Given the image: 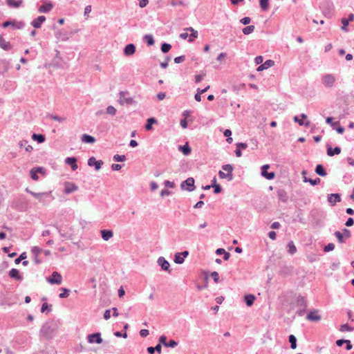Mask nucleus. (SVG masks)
Segmentation results:
<instances>
[{"label":"nucleus","mask_w":354,"mask_h":354,"mask_svg":"<svg viewBox=\"0 0 354 354\" xmlns=\"http://www.w3.org/2000/svg\"><path fill=\"white\" fill-rule=\"evenodd\" d=\"M211 186L214 188V194H219L221 192L222 188L220 185H211Z\"/></svg>","instance_id":"obj_58"},{"label":"nucleus","mask_w":354,"mask_h":354,"mask_svg":"<svg viewBox=\"0 0 354 354\" xmlns=\"http://www.w3.org/2000/svg\"><path fill=\"white\" fill-rule=\"evenodd\" d=\"M254 28H255V27L253 25L248 26L245 27L244 28H243L242 32L244 35H250L252 32H253L254 30Z\"/></svg>","instance_id":"obj_41"},{"label":"nucleus","mask_w":354,"mask_h":354,"mask_svg":"<svg viewBox=\"0 0 354 354\" xmlns=\"http://www.w3.org/2000/svg\"><path fill=\"white\" fill-rule=\"evenodd\" d=\"M52 331L51 326L48 323H45L40 329V333L47 337L50 335Z\"/></svg>","instance_id":"obj_15"},{"label":"nucleus","mask_w":354,"mask_h":354,"mask_svg":"<svg viewBox=\"0 0 354 354\" xmlns=\"http://www.w3.org/2000/svg\"><path fill=\"white\" fill-rule=\"evenodd\" d=\"M187 30L191 32V34L189 35L188 41L192 42L196 38L198 37V31L195 30L193 28L189 27L187 28Z\"/></svg>","instance_id":"obj_29"},{"label":"nucleus","mask_w":354,"mask_h":354,"mask_svg":"<svg viewBox=\"0 0 354 354\" xmlns=\"http://www.w3.org/2000/svg\"><path fill=\"white\" fill-rule=\"evenodd\" d=\"M53 3L51 2H48L40 6L38 8V12L40 13H48L53 9Z\"/></svg>","instance_id":"obj_17"},{"label":"nucleus","mask_w":354,"mask_h":354,"mask_svg":"<svg viewBox=\"0 0 354 354\" xmlns=\"http://www.w3.org/2000/svg\"><path fill=\"white\" fill-rule=\"evenodd\" d=\"M157 123V120L154 118H149L147 120V124H145V129L147 131L152 129V124Z\"/></svg>","instance_id":"obj_36"},{"label":"nucleus","mask_w":354,"mask_h":354,"mask_svg":"<svg viewBox=\"0 0 354 354\" xmlns=\"http://www.w3.org/2000/svg\"><path fill=\"white\" fill-rule=\"evenodd\" d=\"M104 164L102 160H97L95 157H91L88 160V165L90 167H95V169L98 171L101 169Z\"/></svg>","instance_id":"obj_10"},{"label":"nucleus","mask_w":354,"mask_h":354,"mask_svg":"<svg viewBox=\"0 0 354 354\" xmlns=\"http://www.w3.org/2000/svg\"><path fill=\"white\" fill-rule=\"evenodd\" d=\"M178 342L174 339H170L169 342L167 343L166 347L174 348L178 345Z\"/></svg>","instance_id":"obj_57"},{"label":"nucleus","mask_w":354,"mask_h":354,"mask_svg":"<svg viewBox=\"0 0 354 354\" xmlns=\"http://www.w3.org/2000/svg\"><path fill=\"white\" fill-rule=\"evenodd\" d=\"M335 248V245L332 243H328V245H325L324 248V251L325 252H328L330 251H333Z\"/></svg>","instance_id":"obj_53"},{"label":"nucleus","mask_w":354,"mask_h":354,"mask_svg":"<svg viewBox=\"0 0 354 354\" xmlns=\"http://www.w3.org/2000/svg\"><path fill=\"white\" fill-rule=\"evenodd\" d=\"M32 139L34 141H37L38 143H43L46 140V137L43 134L33 133L32 135Z\"/></svg>","instance_id":"obj_32"},{"label":"nucleus","mask_w":354,"mask_h":354,"mask_svg":"<svg viewBox=\"0 0 354 354\" xmlns=\"http://www.w3.org/2000/svg\"><path fill=\"white\" fill-rule=\"evenodd\" d=\"M270 168L269 165H264L261 167V175L268 180H272L274 178L275 174L274 172H268L267 170Z\"/></svg>","instance_id":"obj_11"},{"label":"nucleus","mask_w":354,"mask_h":354,"mask_svg":"<svg viewBox=\"0 0 354 354\" xmlns=\"http://www.w3.org/2000/svg\"><path fill=\"white\" fill-rule=\"evenodd\" d=\"M218 176L221 178L224 179L226 178L228 181H231L233 180V174H225L222 171H218Z\"/></svg>","instance_id":"obj_39"},{"label":"nucleus","mask_w":354,"mask_h":354,"mask_svg":"<svg viewBox=\"0 0 354 354\" xmlns=\"http://www.w3.org/2000/svg\"><path fill=\"white\" fill-rule=\"evenodd\" d=\"M12 26L14 29H22L25 26L24 21H16L15 20H8L1 24L3 28Z\"/></svg>","instance_id":"obj_3"},{"label":"nucleus","mask_w":354,"mask_h":354,"mask_svg":"<svg viewBox=\"0 0 354 354\" xmlns=\"http://www.w3.org/2000/svg\"><path fill=\"white\" fill-rule=\"evenodd\" d=\"M63 292L60 293L59 295V297L61 299L66 298L68 297L69 293L71 292V290L66 288H61L60 289Z\"/></svg>","instance_id":"obj_44"},{"label":"nucleus","mask_w":354,"mask_h":354,"mask_svg":"<svg viewBox=\"0 0 354 354\" xmlns=\"http://www.w3.org/2000/svg\"><path fill=\"white\" fill-rule=\"evenodd\" d=\"M9 276L11 278H12L15 280H17V281H21L23 279L21 275L19 274V271L16 268H12L9 271Z\"/></svg>","instance_id":"obj_23"},{"label":"nucleus","mask_w":354,"mask_h":354,"mask_svg":"<svg viewBox=\"0 0 354 354\" xmlns=\"http://www.w3.org/2000/svg\"><path fill=\"white\" fill-rule=\"evenodd\" d=\"M255 299L256 297L254 295L249 294L245 296L244 300L247 306H251L253 305Z\"/></svg>","instance_id":"obj_30"},{"label":"nucleus","mask_w":354,"mask_h":354,"mask_svg":"<svg viewBox=\"0 0 354 354\" xmlns=\"http://www.w3.org/2000/svg\"><path fill=\"white\" fill-rule=\"evenodd\" d=\"M46 18L45 16L41 15L39 16L37 18L31 21V25L35 28H39L41 26V24L46 21Z\"/></svg>","instance_id":"obj_14"},{"label":"nucleus","mask_w":354,"mask_h":354,"mask_svg":"<svg viewBox=\"0 0 354 354\" xmlns=\"http://www.w3.org/2000/svg\"><path fill=\"white\" fill-rule=\"evenodd\" d=\"M354 330V328L350 326L348 324H344L340 326L339 330L341 332H351Z\"/></svg>","instance_id":"obj_43"},{"label":"nucleus","mask_w":354,"mask_h":354,"mask_svg":"<svg viewBox=\"0 0 354 354\" xmlns=\"http://www.w3.org/2000/svg\"><path fill=\"white\" fill-rule=\"evenodd\" d=\"M129 95L128 91H120L119 93V95H120L119 102L120 104H124V103L131 104L133 102V100L132 97H127V95Z\"/></svg>","instance_id":"obj_8"},{"label":"nucleus","mask_w":354,"mask_h":354,"mask_svg":"<svg viewBox=\"0 0 354 354\" xmlns=\"http://www.w3.org/2000/svg\"><path fill=\"white\" fill-rule=\"evenodd\" d=\"M222 169L227 171V174H232L234 167L232 165L227 164L222 166Z\"/></svg>","instance_id":"obj_51"},{"label":"nucleus","mask_w":354,"mask_h":354,"mask_svg":"<svg viewBox=\"0 0 354 354\" xmlns=\"http://www.w3.org/2000/svg\"><path fill=\"white\" fill-rule=\"evenodd\" d=\"M178 149L186 156L189 155L192 151L191 147L187 143L184 145H179Z\"/></svg>","instance_id":"obj_31"},{"label":"nucleus","mask_w":354,"mask_h":354,"mask_svg":"<svg viewBox=\"0 0 354 354\" xmlns=\"http://www.w3.org/2000/svg\"><path fill=\"white\" fill-rule=\"evenodd\" d=\"M77 161L75 157H67L64 160L66 164L71 166L73 171H75L78 168Z\"/></svg>","instance_id":"obj_16"},{"label":"nucleus","mask_w":354,"mask_h":354,"mask_svg":"<svg viewBox=\"0 0 354 354\" xmlns=\"http://www.w3.org/2000/svg\"><path fill=\"white\" fill-rule=\"evenodd\" d=\"M185 59V55L178 56L174 58V62L176 64H180L183 62H184Z\"/></svg>","instance_id":"obj_64"},{"label":"nucleus","mask_w":354,"mask_h":354,"mask_svg":"<svg viewBox=\"0 0 354 354\" xmlns=\"http://www.w3.org/2000/svg\"><path fill=\"white\" fill-rule=\"evenodd\" d=\"M294 121L297 123H298L300 126L305 125L306 127H308L310 125V122L308 121L304 123L302 119H299L298 116L294 117Z\"/></svg>","instance_id":"obj_50"},{"label":"nucleus","mask_w":354,"mask_h":354,"mask_svg":"<svg viewBox=\"0 0 354 354\" xmlns=\"http://www.w3.org/2000/svg\"><path fill=\"white\" fill-rule=\"evenodd\" d=\"M62 281V277L57 272H53L51 277L47 278V281L50 284H61Z\"/></svg>","instance_id":"obj_6"},{"label":"nucleus","mask_w":354,"mask_h":354,"mask_svg":"<svg viewBox=\"0 0 354 354\" xmlns=\"http://www.w3.org/2000/svg\"><path fill=\"white\" fill-rule=\"evenodd\" d=\"M82 141L85 143H94L95 142V138L90 135L88 134H84L82 137Z\"/></svg>","instance_id":"obj_33"},{"label":"nucleus","mask_w":354,"mask_h":354,"mask_svg":"<svg viewBox=\"0 0 354 354\" xmlns=\"http://www.w3.org/2000/svg\"><path fill=\"white\" fill-rule=\"evenodd\" d=\"M194 183V179L192 177H189L181 183L180 188L183 190L192 192L196 189Z\"/></svg>","instance_id":"obj_2"},{"label":"nucleus","mask_w":354,"mask_h":354,"mask_svg":"<svg viewBox=\"0 0 354 354\" xmlns=\"http://www.w3.org/2000/svg\"><path fill=\"white\" fill-rule=\"evenodd\" d=\"M49 117H50L51 119H53V120H56V121H58V122H64V121L65 120V118H62V117H59V116H58V115H53V114H52V115H50Z\"/></svg>","instance_id":"obj_59"},{"label":"nucleus","mask_w":354,"mask_h":354,"mask_svg":"<svg viewBox=\"0 0 354 354\" xmlns=\"http://www.w3.org/2000/svg\"><path fill=\"white\" fill-rule=\"evenodd\" d=\"M26 192L31 194L32 196H34L35 198L38 199L39 201H43V198L44 197H51L50 193L51 192H41V193H36L31 190H30L28 188L26 189Z\"/></svg>","instance_id":"obj_9"},{"label":"nucleus","mask_w":354,"mask_h":354,"mask_svg":"<svg viewBox=\"0 0 354 354\" xmlns=\"http://www.w3.org/2000/svg\"><path fill=\"white\" fill-rule=\"evenodd\" d=\"M143 39L147 44L148 46H152L155 43L154 39L151 35H145Z\"/></svg>","instance_id":"obj_38"},{"label":"nucleus","mask_w":354,"mask_h":354,"mask_svg":"<svg viewBox=\"0 0 354 354\" xmlns=\"http://www.w3.org/2000/svg\"><path fill=\"white\" fill-rule=\"evenodd\" d=\"M336 79L333 74H326L322 76V82L327 88H331L334 86Z\"/></svg>","instance_id":"obj_4"},{"label":"nucleus","mask_w":354,"mask_h":354,"mask_svg":"<svg viewBox=\"0 0 354 354\" xmlns=\"http://www.w3.org/2000/svg\"><path fill=\"white\" fill-rule=\"evenodd\" d=\"M263 66L266 68V69L269 68L270 67L274 66V62L271 59L266 60L263 64H262Z\"/></svg>","instance_id":"obj_55"},{"label":"nucleus","mask_w":354,"mask_h":354,"mask_svg":"<svg viewBox=\"0 0 354 354\" xmlns=\"http://www.w3.org/2000/svg\"><path fill=\"white\" fill-rule=\"evenodd\" d=\"M297 308V314L299 316L304 315L307 308V301L304 297L299 295L296 299L295 303Z\"/></svg>","instance_id":"obj_1"},{"label":"nucleus","mask_w":354,"mask_h":354,"mask_svg":"<svg viewBox=\"0 0 354 354\" xmlns=\"http://www.w3.org/2000/svg\"><path fill=\"white\" fill-rule=\"evenodd\" d=\"M113 159L115 162H124L127 158L124 155L115 154L113 156Z\"/></svg>","instance_id":"obj_49"},{"label":"nucleus","mask_w":354,"mask_h":354,"mask_svg":"<svg viewBox=\"0 0 354 354\" xmlns=\"http://www.w3.org/2000/svg\"><path fill=\"white\" fill-rule=\"evenodd\" d=\"M342 234H343L344 237H346L347 239L350 238L351 236V231L346 228H344L342 230Z\"/></svg>","instance_id":"obj_62"},{"label":"nucleus","mask_w":354,"mask_h":354,"mask_svg":"<svg viewBox=\"0 0 354 354\" xmlns=\"http://www.w3.org/2000/svg\"><path fill=\"white\" fill-rule=\"evenodd\" d=\"M106 113L111 115H115V113H116L115 108L113 107V106H109L106 108Z\"/></svg>","instance_id":"obj_54"},{"label":"nucleus","mask_w":354,"mask_h":354,"mask_svg":"<svg viewBox=\"0 0 354 354\" xmlns=\"http://www.w3.org/2000/svg\"><path fill=\"white\" fill-rule=\"evenodd\" d=\"M317 313H318L317 310L310 311L307 315L306 318L310 321H319L321 319V316L319 315Z\"/></svg>","instance_id":"obj_25"},{"label":"nucleus","mask_w":354,"mask_h":354,"mask_svg":"<svg viewBox=\"0 0 354 354\" xmlns=\"http://www.w3.org/2000/svg\"><path fill=\"white\" fill-rule=\"evenodd\" d=\"M87 340L90 344H101L103 342L100 333H95L87 336Z\"/></svg>","instance_id":"obj_7"},{"label":"nucleus","mask_w":354,"mask_h":354,"mask_svg":"<svg viewBox=\"0 0 354 354\" xmlns=\"http://www.w3.org/2000/svg\"><path fill=\"white\" fill-rule=\"evenodd\" d=\"M52 305L48 304V303H44L41 308V312L44 313L45 311L50 312L52 310Z\"/></svg>","instance_id":"obj_52"},{"label":"nucleus","mask_w":354,"mask_h":354,"mask_svg":"<svg viewBox=\"0 0 354 354\" xmlns=\"http://www.w3.org/2000/svg\"><path fill=\"white\" fill-rule=\"evenodd\" d=\"M277 196H278L279 200H280L281 201H282L283 203L287 202V201L288 199L287 193L284 189H279L277 191Z\"/></svg>","instance_id":"obj_26"},{"label":"nucleus","mask_w":354,"mask_h":354,"mask_svg":"<svg viewBox=\"0 0 354 354\" xmlns=\"http://www.w3.org/2000/svg\"><path fill=\"white\" fill-rule=\"evenodd\" d=\"M41 171H42V167L32 168L30 170V176H31L32 179L34 180H38L37 174L38 173H41Z\"/></svg>","instance_id":"obj_28"},{"label":"nucleus","mask_w":354,"mask_h":354,"mask_svg":"<svg viewBox=\"0 0 354 354\" xmlns=\"http://www.w3.org/2000/svg\"><path fill=\"white\" fill-rule=\"evenodd\" d=\"M327 155L329 156H333L338 155L341 153V148L339 147H335L333 149L329 145H327Z\"/></svg>","instance_id":"obj_22"},{"label":"nucleus","mask_w":354,"mask_h":354,"mask_svg":"<svg viewBox=\"0 0 354 354\" xmlns=\"http://www.w3.org/2000/svg\"><path fill=\"white\" fill-rule=\"evenodd\" d=\"M328 203L334 206L337 203L341 201V195L339 194H330L328 195Z\"/></svg>","instance_id":"obj_12"},{"label":"nucleus","mask_w":354,"mask_h":354,"mask_svg":"<svg viewBox=\"0 0 354 354\" xmlns=\"http://www.w3.org/2000/svg\"><path fill=\"white\" fill-rule=\"evenodd\" d=\"M159 344H162L164 346L166 347L167 345V337L165 335H161L159 338Z\"/></svg>","instance_id":"obj_63"},{"label":"nucleus","mask_w":354,"mask_h":354,"mask_svg":"<svg viewBox=\"0 0 354 354\" xmlns=\"http://www.w3.org/2000/svg\"><path fill=\"white\" fill-rule=\"evenodd\" d=\"M334 235L337 239L339 243H345V240H344V236L342 232H340L339 231H336V232H335Z\"/></svg>","instance_id":"obj_46"},{"label":"nucleus","mask_w":354,"mask_h":354,"mask_svg":"<svg viewBox=\"0 0 354 354\" xmlns=\"http://www.w3.org/2000/svg\"><path fill=\"white\" fill-rule=\"evenodd\" d=\"M259 6L263 11H267L269 8V0H259Z\"/></svg>","instance_id":"obj_40"},{"label":"nucleus","mask_w":354,"mask_h":354,"mask_svg":"<svg viewBox=\"0 0 354 354\" xmlns=\"http://www.w3.org/2000/svg\"><path fill=\"white\" fill-rule=\"evenodd\" d=\"M315 173L320 176H326L327 173L324 166L321 164H319L316 166L315 169Z\"/></svg>","instance_id":"obj_27"},{"label":"nucleus","mask_w":354,"mask_h":354,"mask_svg":"<svg viewBox=\"0 0 354 354\" xmlns=\"http://www.w3.org/2000/svg\"><path fill=\"white\" fill-rule=\"evenodd\" d=\"M77 189H78V187L73 183L66 182L65 183L64 192L66 194H71V193L76 191Z\"/></svg>","instance_id":"obj_20"},{"label":"nucleus","mask_w":354,"mask_h":354,"mask_svg":"<svg viewBox=\"0 0 354 354\" xmlns=\"http://www.w3.org/2000/svg\"><path fill=\"white\" fill-rule=\"evenodd\" d=\"M26 258V252H23L20 254V256L18 258H17L15 260V263L16 264H19L22 260H24Z\"/></svg>","instance_id":"obj_56"},{"label":"nucleus","mask_w":354,"mask_h":354,"mask_svg":"<svg viewBox=\"0 0 354 354\" xmlns=\"http://www.w3.org/2000/svg\"><path fill=\"white\" fill-rule=\"evenodd\" d=\"M124 54L127 56H131L136 52V46L133 44H127L124 48Z\"/></svg>","instance_id":"obj_18"},{"label":"nucleus","mask_w":354,"mask_h":354,"mask_svg":"<svg viewBox=\"0 0 354 354\" xmlns=\"http://www.w3.org/2000/svg\"><path fill=\"white\" fill-rule=\"evenodd\" d=\"M184 258L181 256V254L176 253L174 257V262L177 264H182L184 262Z\"/></svg>","instance_id":"obj_47"},{"label":"nucleus","mask_w":354,"mask_h":354,"mask_svg":"<svg viewBox=\"0 0 354 354\" xmlns=\"http://www.w3.org/2000/svg\"><path fill=\"white\" fill-rule=\"evenodd\" d=\"M251 19L249 17H245L240 20V22L243 25H248L250 23Z\"/></svg>","instance_id":"obj_61"},{"label":"nucleus","mask_w":354,"mask_h":354,"mask_svg":"<svg viewBox=\"0 0 354 354\" xmlns=\"http://www.w3.org/2000/svg\"><path fill=\"white\" fill-rule=\"evenodd\" d=\"M342 30L344 32H348V29L347 28V26H348V20L346 19V18H342Z\"/></svg>","instance_id":"obj_48"},{"label":"nucleus","mask_w":354,"mask_h":354,"mask_svg":"<svg viewBox=\"0 0 354 354\" xmlns=\"http://www.w3.org/2000/svg\"><path fill=\"white\" fill-rule=\"evenodd\" d=\"M158 263L163 270L167 271L169 273L171 272V270H169L170 264L164 257H159L158 259Z\"/></svg>","instance_id":"obj_13"},{"label":"nucleus","mask_w":354,"mask_h":354,"mask_svg":"<svg viewBox=\"0 0 354 354\" xmlns=\"http://www.w3.org/2000/svg\"><path fill=\"white\" fill-rule=\"evenodd\" d=\"M19 146L20 148L25 147L26 151L30 152L32 150V147L30 145H28V141L26 140H23L19 142Z\"/></svg>","instance_id":"obj_35"},{"label":"nucleus","mask_w":354,"mask_h":354,"mask_svg":"<svg viewBox=\"0 0 354 354\" xmlns=\"http://www.w3.org/2000/svg\"><path fill=\"white\" fill-rule=\"evenodd\" d=\"M306 174H307V171L306 170H303L301 172V174L304 176V182H305V183L308 182L310 183V185H312L313 186L316 185L320 183V181H321L320 178H316L315 179L308 178L307 177H306Z\"/></svg>","instance_id":"obj_19"},{"label":"nucleus","mask_w":354,"mask_h":354,"mask_svg":"<svg viewBox=\"0 0 354 354\" xmlns=\"http://www.w3.org/2000/svg\"><path fill=\"white\" fill-rule=\"evenodd\" d=\"M70 33L64 29L55 32V37L59 41H66L69 39Z\"/></svg>","instance_id":"obj_5"},{"label":"nucleus","mask_w":354,"mask_h":354,"mask_svg":"<svg viewBox=\"0 0 354 354\" xmlns=\"http://www.w3.org/2000/svg\"><path fill=\"white\" fill-rule=\"evenodd\" d=\"M288 341L290 343V348L295 349L297 348V338L294 335H290L288 337Z\"/></svg>","instance_id":"obj_37"},{"label":"nucleus","mask_w":354,"mask_h":354,"mask_svg":"<svg viewBox=\"0 0 354 354\" xmlns=\"http://www.w3.org/2000/svg\"><path fill=\"white\" fill-rule=\"evenodd\" d=\"M288 251L290 254H294L297 252V248L292 241L288 243Z\"/></svg>","instance_id":"obj_42"},{"label":"nucleus","mask_w":354,"mask_h":354,"mask_svg":"<svg viewBox=\"0 0 354 354\" xmlns=\"http://www.w3.org/2000/svg\"><path fill=\"white\" fill-rule=\"evenodd\" d=\"M171 5L173 6H184L183 1L180 0H172L171 1Z\"/></svg>","instance_id":"obj_60"},{"label":"nucleus","mask_w":354,"mask_h":354,"mask_svg":"<svg viewBox=\"0 0 354 354\" xmlns=\"http://www.w3.org/2000/svg\"><path fill=\"white\" fill-rule=\"evenodd\" d=\"M8 6L12 8H19L22 4V0H6Z\"/></svg>","instance_id":"obj_34"},{"label":"nucleus","mask_w":354,"mask_h":354,"mask_svg":"<svg viewBox=\"0 0 354 354\" xmlns=\"http://www.w3.org/2000/svg\"><path fill=\"white\" fill-rule=\"evenodd\" d=\"M171 48V44H167V43H162V45H161V48H160L161 51L163 53H168L170 50Z\"/></svg>","instance_id":"obj_45"},{"label":"nucleus","mask_w":354,"mask_h":354,"mask_svg":"<svg viewBox=\"0 0 354 354\" xmlns=\"http://www.w3.org/2000/svg\"><path fill=\"white\" fill-rule=\"evenodd\" d=\"M0 48L8 51L12 49V46L9 41H6L3 36L0 35Z\"/></svg>","instance_id":"obj_21"},{"label":"nucleus","mask_w":354,"mask_h":354,"mask_svg":"<svg viewBox=\"0 0 354 354\" xmlns=\"http://www.w3.org/2000/svg\"><path fill=\"white\" fill-rule=\"evenodd\" d=\"M102 238L104 241H109L113 236V232L111 230H102L100 231Z\"/></svg>","instance_id":"obj_24"}]
</instances>
